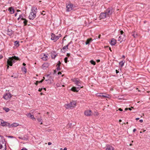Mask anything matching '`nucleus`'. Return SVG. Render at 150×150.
Listing matches in <instances>:
<instances>
[{
    "label": "nucleus",
    "mask_w": 150,
    "mask_h": 150,
    "mask_svg": "<svg viewBox=\"0 0 150 150\" xmlns=\"http://www.w3.org/2000/svg\"><path fill=\"white\" fill-rule=\"evenodd\" d=\"M116 72L117 74L119 72V71L117 70H116Z\"/></svg>",
    "instance_id": "54"
},
{
    "label": "nucleus",
    "mask_w": 150,
    "mask_h": 150,
    "mask_svg": "<svg viewBox=\"0 0 150 150\" xmlns=\"http://www.w3.org/2000/svg\"><path fill=\"white\" fill-rule=\"evenodd\" d=\"M43 55V57H41L42 59L44 60H46L47 59V56L45 54H43L42 55Z\"/></svg>",
    "instance_id": "20"
},
{
    "label": "nucleus",
    "mask_w": 150,
    "mask_h": 150,
    "mask_svg": "<svg viewBox=\"0 0 150 150\" xmlns=\"http://www.w3.org/2000/svg\"><path fill=\"white\" fill-rule=\"evenodd\" d=\"M8 138H13V136H7Z\"/></svg>",
    "instance_id": "47"
},
{
    "label": "nucleus",
    "mask_w": 150,
    "mask_h": 150,
    "mask_svg": "<svg viewBox=\"0 0 150 150\" xmlns=\"http://www.w3.org/2000/svg\"><path fill=\"white\" fill-rule=\"evenodd\" d=\"M3 57V56L1 55H0V59H1V58H2Z\"/></svg>",
    "instance_id": "53"
},
{
    "label": "nucleus",
    "mask_w": 150,
    "mask_h": 150,
    "mask_svg": "<svg viewBox=\"0 0 150 150\" xmlns=\"http://www.w3.org/2000/svg\"><path fill=\"white\" fill-rule=\"evenodd\" d=\"M42 88H39V89L38 90V91L40 92L42 91Z\"/></svg>",
    "instance_id": "44"
},
{
    "label": "nucleus",
    "mask_w": 150,
    "mask_h": 150,
    "mask_svg": "<svg viewBox=\"0 0 150 150\" xmlns=\"http://www.w3.org/2000/svg\"><path fill=\"white\" fill-rule=\"evenodd\" d=\"M22 19L24 20L23 23L24 24V25H25L27 24V23L28 22L25 19L22 18Z\"/></svg>",
    "instance_id": "26"
},
{
    "label": "nucleus",
    "mask_w": 150,
    "mask_h": 150,
    "mask_svg": "<svg viewBox=\"0 0 150 150\" xmlns=\"http://www.w3.org/2000/svg\"><path fill=\"white\" fill-rule=\"evenodd\" d=\"M47 64H44L42 65V67L43 69H45V67H47Z\"/></svg>",
    "instance_id": "32"
},
{
    "label": "nucleus",
    "mask_w": 150,
    "mask_h": 150,
    "mask_svg": "<svg viewBox=\"0 0 150 150\" xmlns=\"http://www.w3.org/2000/svg\"><path fill=\"white\" fill-rule=\"evenodd\" d=\"M8 122L4 121L2 119H0V125L3 126H8Z\"/></svg>",
    "instance_id": "9"
},
{
    "label": "nucleus",
    "mask_w": 150,
    "mask_h": 150,
    "mask_svg": "<svg viewBox=\"0 0 150 150\" xmlns=\"http://www.w3.org/2000/svg\"><path fill=\"white\" fill-rule=\"evenodd\" d=\"M90 63L91 64H93V65H95L96 64V62L93 60H91L90 61Z\"/></svg>",
    "instance_id": "33"
},
{
    "label": "nucleus",
    "mask_w": 150,
    "mask_h": 150,
    "mask_svg": "<svg viewBox=\"0 0 150 150\" xmlns=\"http://www.w3.org/2000/svg\"><path fill=\"white\" fill-rule=\"evenodd\" d=\"M51 144H52V143L51 142H49L48 143V144L49 145H51Z\"/></svg>",
    "instance_id": "48"
},
{
    "label": "nucleus",
    "mask_w": 150,
    "mask_h": 150,
    "mask_svg": "<svg viewBox=\"0 0 150 150\" xmlns=\"http://www.w3.org/2000/svg\"><path fill=\"white\" fill-rule=\"evenodd\" d=\"M22 71H24L25 73H26V69L25 67H23L22 68Z\"/></svg>",
    "instance_id": "28"
},
{
    "label": "nucleus",
    "mask_w": 150,
    "mask_h": 150,
    "mask_svg": "<svg viewBox=\"0 0 150 150\" xmlns=\"http://www.w3.org/2000/svg\"><path fill=\"white\" fill-rule=\"evenodd\" d=\"M92 41V39L91 38L88 39L86 42V44L88 45Z\"/></svg>",
    "instance_id": "22"
},
{
    "label": "nucleus",
    "mask_w": 150,
    "mask_h": 150,
    "mask_svg": "<svg viewBox=\"0 0 150 150\" xmlns=\"http://www.w3.org/2000/svg\"><path fill=\"white\" fill-rule=\"evenodd\" d=\"M19 125V124L17 123H13L11 124H10L8 122V126L9 128L16 127Z\"/></svg>",
    "instance_id": "11"
},
{
    "label": "nucleus",
    "mask_w": 150,
    "mask_h": 150,
    "mask_svg": "<svg viewBox=\"0 0 150 150\" xmlns=\"http://www.w3.org/2000/svg\"><path fill=\"white\" fill-rule=\"evenodd\" d=\"M85 115L87 116H89L93 115V112L91 110H85L84 112Z\"/></svg>",
    "instance_id": "7"
},
{
    "label": "nucleus",
    "mask_w": 150,
    "mask_h": 150,
    "mask_svg": "<svg viewBox=\"0 0 150 150\" xmlns=\"http://www.w3.org/2000/svg\"><path fill=\"white\" fill-rule=\"evenodd\" d=\"M71 90L72 91L74 92H77L79 89H77V87H73L71 88Z\"/></svg>",
    "instance_id": "21"
},
{
    "label": "nucleus",
    "mask_w": 150,
    "mask_h": 150,
    "mask_svg": "<svg viewBox=\"0 0 150 150\" xmlns=\"http://www.w3.org/2000/svg\"><path fill=\"white\" fill-rule=\"evenodd\" d=\"M114 148L110 145H108L106 146V150H114Z\"/></svg>",
    "instance_id": "17"
},
{
    "label": "nucleus",
    "mask_w": 150,
    "mask_h": 150,
    "mask_svg": "<svg viewBox=\"0 0 150 150\" xmlns=\"http://www.w3.org/2000/svg\"><path fill=\"white\" fill-rule=\"evenodd\" d=\"M67 59H68V58L67 57H66L65 58H64V62H65L66 63H67Z\"/></svg>",
    "instance_id": "36"
},
{
    "label": "nucleus",
    "mask_w": 150,
    "mask_h": 150,
    "mask_svg": "<svg viewBox=\"0 0 150 150\" xmlns=\"http://www.w3.org/2000/svg\"><path fill=\"white\" fill-rule=\"evenodd\" d=\"M35 110H32L31 111V112L32 114H34V112H35Z\"/></svg>",
    "instance_id": "41"
},
{
    "label": "nucleus",
    "mask_w": 150,
    "mask_h": 150,
    "mask_svg": "<svg viewBox=\"0 0 150 150\" xmlns=\"http://www.w3.org/2000/svg\"><path fill=\"white\" fill-rule=\"evenodd\" d=\"M64 150H67V148L66 147H65L64 148V149H63Z\"/></svg>",
    "instance_id": "57"
},
{
    "label": "nucleus",
    "mask_w": 150,
    "mask_h": 150,
    "mask_svg": "<svg viewBox=\"0 0 150 150\" xmlns=\"http://www.w3.org/2000/svg\"><path fill=\"white\" fill-rule=\"evenodd\" d=\"M21 150H28V149L25 148H23Z\"/></svg>",
    "instance_id": "42"
},
{
    "label": "nucleus",
    "mask_w": 150,
    "mask_h": 150,
    "mask_svg": "<svg viewBox=\"0 0 150 150\" xmlns=\"http://www.w3.org/2000/svg\"><path fill=\"white\" fill-rule=\"evenodd\" d=\"M17 14V13H16L15 14V16H16Z\"/></svg>",
    "instance_id": "64"
},
{
    "label": "nucleus",
    "mask_w": 150,
    "mask_h": 150,
    "mask_svg": "<svg viewBox=\"0 0 150 150\" xmlns=\"http://www.w3.org/2000/svg\"><path fill=\"white\" fill-rule=\"evenodd\" d=\"M132 33V35L134 38H136L137 37V33L135 31L133 32Z\"/></svg>",
    "instance_id": "23"
},
{
    "label": "nucleus",
    "mask_w": 150,
    "mask_h": 150,
    "mask_svg": "<svg viewBox=\"0 0 150 150\" xmlns=\"http://www.w3.org/2000/svg\"><path fill=\"white\" fill-rule=\"evenodd\" d=\"M126 37L125 35H122L120 36L118 38V41H120V42L125 41L126 39Z\"/></svg>",
    "instance_id": "10"
},
{
    "label": "nucleus",
    "mask_w": 150,
    "mask_h": 150,
    "mask_svg": "<svg viewBox=\"0 0 150 150\" xmlns=\"http://www.w3.org/2000/svg\"><path fill=\"white\" fill-rule=\"evenodd\" d=\"M73 4H69L67 6V11H69L72 10Z\"/></svg>",
    "instance_id": "13"
},
{
    "label": "nucleus",
    "mask_w": 150,
    "mask_h": 150,
    "mask_svg": "<svg viewBox=\"0 0 150 150\" xmlns=\"http://www.w3.org/2000/svg\"><path fill=\"white\" fill-rule=\"evenodd\" d=\"M116 40L115 39L113 38L111 40L110 44L112 45H115L116 43Z\"/></svg>",
    "instance_id": "18"
},
{
    "label": "nucleus",
    "mask_w": 150,
    "mask_h": 150,
    "mask_svg": "<svg viewBox=\"0 0 150 150\" xmlns=\"http://www.w3.org/2000/svg\"><path fill=\"white\" fill-rule=\"evenodd\" d=\"M16 60H19V59L18 57L15 56L10 57L9 58L7 61V69H8L9 66L10 65L11 66H12V64L15 62V61Z\"/></svg>",
    "instance_id": "1"
},
{
    "label": "nucleus",
    "mask_w": 150,
    "mask_h": 150,
    "mask_svg": "<svg viewBox=\"0 0 150 150\" xmlns=\"http://www.w3.org/2000/svg\"><path fill=\"white\" fill-rule=\"evenodd\" d=\"M70 43H69L67 45H66L65 46H64L63 48L62 49L64 50H67L68 49V46Z\"/></svg>",
    "instance_id": "24"
},
{
    "label": "nucleus",
    "mask_w": 150,
    "mask_h": 150,
    "mask_svg": "<svg viewBox=\"0 0 150 150\" xmlns=\"http://www.w3.org/2000/svg\"><path fill=\"white\" fill-rule=\"evenodd\" d=\"M136 131V129H133V132H135Z\"/></svg>",
    "instance_id": "51"
},
{
    "label": "nucleus",
    "mask_w": 150,
    "mask_h": 150,
    "mask_svg": "<svg viewBox=\"0 0 150 150\" xmlns=\"http://www.w3.org/2000/svg\"><path fill=\"white\" fill-rule=\"evenodd\" d=\"M108 17L107 16V15L105 13H101L100 16V19H103L105 18Z\"/></svg>",
    "instance_id": "15"
},
{
    "label": "nucleus",
    "mask_w": 150,
    "mask_h": 150,
    "mask_svg": "<svg viewBox=\"0 0 150 150\" xmlns=\"http://www.w3.org/2000/svg\"><path fill=\"white\" fill-rule=\"evenodd\" d=\"M125 63V61H124V60L122 61L119 62V64H120V65L121 67H122L123 66Z\"/></svg>",
    "instance_id": "25"
},
{
    "label": "nucleus",
    "mask_w": 150,
    "mask_h": 150,
    "mask_svg": "<svg viewBox=\"0 0 150 150\" xmlns=\"http://www.w3.org/2000/svg\"><path fill=\"white\" fill-rule=\"evenodd\" d=\"M120 33L121 34V35H123L122 34L123 33V32L122 30H121L120 31Z\"/></svg>",
    "instance_id": "45"
},
{
    "label": "nucleus",
    "mask_w": 150,
    "mask_h": 150,
    "mask_svg": "<svg viewBox=\"0 0 150 150\" xmlns=\"http://www.w3.org/2000/svg\"><path fill=\"white\" fill-rule=\"evenodd\" d=\"M61 36V35L59 34L58 36H56L55 34L52 33L51 34V40L54 42L56 41Z\"/></svg>",
    "instance_id": "6"
},
{
    "label": "nucleus",
    "mask_w": 150,
    "mask_h": 150,
    "mask_svg": "<svg viewBox=\"0 0 150 150\" xmlns=\"http://www.w3.org/2000/svg\"><path fill=\"white\" fill-rule=\"evenodd\" d=\"M118 110L120 111H122V109L121 108H119L118 109Z\"/></svg>",
    "instance_id": "49"
},
{
    "label": "nucleus",
    "mask_w": 150,
    "mask_h": 150,
    "mask_svg": "<svg viewBox=\"0 0 150 150\" xmlns=\"http://www.w3.org/2000/svg\"><path fill=\"white\" fill-rule=\"evenodd\" d=\"M57 69L58 71H59L60 70V66H58V67L57 68Z\"/></svg>",
    "instance_id": "38"
},
{
    "label": "nucleus",
    "mask_w": 150,
    "mask_h": 150,
    "mask_svg": "<svg viewBox=\"0 0 150 150\" xmlns=\"http://www.w3.org/2000/svg\"><path fill=\"white\" fill-rule=\"evenodd\" d=\"M97 96H98L99 97H102L104 98H108L109 97V95H103L102 93H97Z\"/></svg>",
    "instance_id": "16"
},
{
    "label": "nucleus",
    "mask_w": 150,
    "mask_h": 150,
    "mask_svg": "<svg viewBox=\"0 0 150 150\" xmlns=\"http://www.w3.org/2000/svg\"><path fill=\"white\" fill-rule=\"evenodd\" d=\"M128 109L129 110H131V108H128Z\"/></svg>",
    "instance_id": "60"
},
{
    "label": "nucleus",
    "mask_w": 150,
    "mask_h": 150,
    "mask_svg": "<svg viewBox=\"0 0 150 150\" xmlns=\"http://www.w3.org/2000/svg\"><path fill=\"white\" fill-rule=\"evenodd\" d=\"M56 55L57 54H55L52 53H51V56L52 58H54L56 56Z\"/></svg>",
    "instance_id": "30"
},
{
    "label": "nucleus",
    "mask_w": 150,
    "mask_h": 150,
    "mask_svg": "<svg viewBox=\"0 0 150 150\" xmlns=\"http://www.w3.org/2000/svg\"><path fill=\"white\" fill-rule=\"evenodd\" d=\"M99 114V113L97 112H95L94 113V115L95 116H97Z\"/></svg>",
    "instance_id": "35"
},
{
    "label": "nucleus",
    "mask_w": 150,
    "mask_h": 150,
    "mask_svg": "<svg viewBox=\"0 0 150 150\" xmlns=\"http://www.w3.org/2000/svg\"><path fill=\"white\" fill-rule=\"evenodd\" d=\"M74 81L76 85L78 86L77 87V89H80V88L83 87V86H81L82 84L81 83V81L78 79H77L74 80Z\"/></svg>",
    "instance_id": "5"
},
{
    "label": "nucleus",
    "mask_w": 150,
    "mask_h": 150,
    "mask_svg": "<svg viewBox=\"0 0 150 150\" xmlns=\"http://www.w3.org/2000/svg\"><path fill=\"white\" fill-rule=\"evenodd\" d=\"M37 119L39 122H41L42 120V119L41 117L40 118H37Z\"/></svg>",
    "instance_id": "34"
},
{
    "label": "nucleus",
    "mask_w": 150,
    "mask_h": 150,
    "mask_svg": "<svg viewBox=\"0 0 150 150\" xmlns=\"http://www.w3.org/2000/svg\"><path fill=\"white\" fill-rule=\"evenodd\" d=\"M43 81V80H42L41 81H37L35 83V84L36 85H37L39 83H41Z\"/></svg>",
    "instance_id": "31"
},
{
    "label": "nucleus",
    "mask_w": 150,
    "mask_h": 150,
    "mask_svg": "<svg viewBox=\"0 0 150 150\" xmlns=\"http://www.w3.org/2000/svg\"><path fill=\"white\" fill-rule=\"evenodd\" d=\"M3 109L4 110H5V111L6 112H8L9 111V110H10V109L8 108H3Z\"/></svg>",
    "instance_id": "29"
},
{
    "label": "nucleus",
    "mask_w": 150,
    "mask_h": 150,
    "mask_svg": "<svg viewBox=\"0 0 150 150\" xmlns=\"http://www.w3.org/2000/svg\"><path fill=\"white\" fill-rule=\"evenodd\" d=\"M105 13L107 15V16L109 17L112 13V9L110 8H108L105 12Z\"/></svg>",
    "instance_id": "12"
},
{
    "label": "nucleus",
    "mask_w": 150,
    "mask_h": 150,
    "mask_svg": "<svg viewBox=\"0 0 150 150\" xmlns=\"http://www.w3.org/2000/svg\"><path fill=\"white\" fill-rule=\"evenodd\" d=\"M70 54L69 53H67V56L68 57H69L70 56Z\"/></svg>",
    "instance_id": "52"
},
{
    "label": "nucleus",
    "mask_w": 150,
    "mask_h": 150,
    "mask_svg": "<svg viewBox=\"0 0 150 150\" xmlns=\"http://www.w3.org/2000/svg\"><path fill=\"white\" fill-rule=\"evenodd\" d=\"M40 94L41 95H43V93H40Z\"/></svg>",
    "instance_id": "62"
},
{
    "label": "nucleus",
    "mask_w": 150,
    "mask_h": 150,
    "mask_svg": "<svg viewBox=\"0 0 150 150\" xmlns=\"http://www.w3.org/2000/svg\"><path fill=\"white\" fill-rule=\"evenodd\" d=\"M45 12V11H42V13L41 14L42 15H44L45 14L43 13V12Z\"/></svg>",
    "instance_id": "55"
},
{
    "label": "nucleus",
    "mask_w": 150,
    "mask_h": 150,
    "mask_svg": "<svg viewBox=\"0 0 150 150\" xmlns=\"http://www.w3.org/2000/svg\"><path fill=\"white\" fill-rule=\"evenodd\" d=\"M122 57L123 58H125V56H124V55H122Z\"/></svg>",
    "instance_id": "63"
},
{
    "label": "nucleus",
    "mask_w": 150,
    "mask_h": 150,
    "mask_svg": "<svg viewBox=\"0 0 150 150\" xmlns=\"http://www.w3.org/2000/svg\"><path fill=\"white\" fill-rule=\"evenodd\" d=\"M139 122H143V120H139Z\"/></svg>",
    "instance_id": "50"
},
{
    "label": "nucleus",
    "mask_w": 150,
    "mask_h": 150,
    "mask_svg": "<svg viewBox=\"0 0 150 150\" xmlns=\"http://www.w3.org/2000/svg\"><path fill=\"white\" fill-rule=\"evenodd\" d=\"M8 11L11 14H13L14 13V11L13 8L12 7H11L9 8Z\"/></svg>",
    "instance_id": "19"
},
{
    "label": "nucleus",
    "mask_w": 150,
    "mask_h": 150,
    "mask_svg": "<svg viewBox=\"0 0 150 150\" xmlns=\"http://www.w3.org/2000/svg\"><path fill=\"white\" fill-rule=\"evenodd\" d=\"M37 10V8L35 7L32 8L31 11L30 12L29 16V18L30 20H33L35 17Z\"/></svg>",
    "instance_id": "3"
},
{
    "label": "nucleus",
    "mask_w": 150,
    "mask_h": 150,
    "mask_svg": "<svg viewBox=\"0 0 150 150\" xmlns=\"http://www.w3.org/2000/svg\"><path fill=\"white\" fill-rule=\"evenodd\" d=\"M71 123H69L67 125V126H69V127H70L71 126Z\"/></svg>",
    "instance_id": "40"
},
{
    "label": "nucleus",
    "mask_w": 150,
    "mask_h": 150,
    "mask_svg": "<svg viewBox=\"0 0 150 150\" xmlns=\"http://www.w3.org/2000/svg\"><path fill=\"white\" fill-rule=\"evenodd\" d=\"M139 119V118H137L136 119V120H138Z\"/></svg>",
    "instance_id": "61"
},
{
    "label": "nucleus",
    "mask_w": 150,
    "mask_h": 150,
    "mask_svg": "<svg viewBox=\"0 0 150 150\" xmlns=\"http://www.w3.org/2000/svg\"><path fill=\"white\" fill-rule=\"evenodd\" d=\"M62 73L61 72H59V71L58 72V74H61Z\"/></svg>",
    "instance_id": "56"
},
{
    "label": "nucleus",
    "mask_w": 150,
    "mask_h": 150,
    "mask_svg": "<svg viewBox=\"0 0 150 150\" xmlns=\"http://www.w3.org/2000/svg\"><path fill=\"white\" fill-rule=\"evenodd\" d=\"M128 110V108H125V110Z\"/></svg>",
    "instance_id": "58"
},
{
    "label": "nucleus",
    "mask_w": 150,
    "mask_h": 150,
    "mask_svg": "<svg viewBox=\"0 0 150 150\" xmlns=\"http://www.w3.org/2000/svg\"><path fill=\"white\" fill-rule=\"evenodd\" d=\"M61 64V62H60V61H59L58 62V64H57V65L58 66H60V64Z\"/></svg>",
    "instance_id": "39"
},
{
    "label": "nucleus",
    "mask_w": 150,
    "mask_h": 150,
    "mask_svg": "<svg viewBox=\"0 0 150 150\" xmlns=\"http://www.w3.org/2000/svg\"><path fill=\"white\" fill-rule=\"evenodd\" d=\"M7 34L8 35H11L12 34V32L11 31H9L8 32Z\"/></svg>",
    "instance_id": "37"
},
{
    "label": "nucleus",
    "mask_w": 150,
    "mask_h": 150,
    "mask_svg": "<svg viewBox=\"0 0 150 150\" xmlns=\"http://www.w3.org/2000/svg\"><path fill=\"white\" fill-rule=\"evenodd\" d=\"M26 115L28 117L30 118L33 120H35V118L34 117V115H32L31 113H30L27 114H26Z\"/></svg>",
    "instance_id": "14"
},
{
    "label": "nucleus",
    "mask_w": 150,
    "mask_h": 150,
    "mask_svg": "<svg viewBox=\"0 0 150 150\" xmlns=\"http://www.w3.org/2000/svg\"><path fill=\"white\" fill-rule=\"evenodd\" d=\"M18 138L20 139H23V140H25V139H24V138H21L20 137H18Z\"/></svg>",
    "instance_id": "43"
},
{
    "label": "nucleus",
    "mask_w": 150,
    "mask_h": 150,
    "mask_svg": "<svg viewBox=\"0 0 150 150\" xmlns=\"http://www.w3.org/2000/svg\"><path fill=\"white\" fill-rule=\"evenodd\" d=\"M6 143L4 137L0 135V150H6Z\"/></svg>",
    "instance_id": "2"
},
{
    "label": "nucleus",
    "mask_w": 150,
    "mask_h": 150,
    "mask_svg": "<svg viewBox=\"0 0 150 150\" xmlns=\"http://www.w3.org/2000/svg\"><path fill=\"white\" fill-rule=\"evenodd\" d=\"M12 97V95L9 93H6L3 96L4 98L6 100H8Z\"/></svg>",
    "instance_id": "8"
},
{
    "label": "nucleus",
    "mask_w": 150,
    "mask_h": 150,
    "mask_svg": "<svg viewBox=\"0 0 150 150\" xmlns=\"http://www.w3.org/2000/svg\"><path fill=\"white\" fill-rule=\"evenodd\" d=\"M56 86H57V87H59L60 86V85H59V83H57V84H56Z\"/></svg>",
    "instance_id": "46"
},
{
    "label": "nucleus",
    "mask_w": 150,
    "mask_h": 150,
    "mask_svg": "<svg viewBox=\"0 0 150 150\" xmlns=\"http://www.w3.org/2000/svg\"><path fill=\"white\" fill-rule=\"evenodd\" d=\"M19 42L17 41H16L15 42V45L16 46H18L19 45Z\"/></svg>",
    "instance_id": "27"
},
{
    "label": "nucleus",
    "mask_w": 150,
    "mask_h": 150,
    "mask_svg": "<svg viewBox=\"0 0 150 150\" xmlns=\"http://www.w3.org/2000/svg\"><path fill=\"white\" fill-rule=\"evenodd\" d=\"M76 105V102L74 101H71L70 103L65 104V107L67 109H71V108H74Z\"/></svg>",
    "instance_id": "4"
},
{
    "label": "nucleus",
    "mask_w": 150,
    "mask_h": 150,
    "mask_svg": "<svg viewBox=\"0 0 150 150\" xmlns=\"http://www.w3.org/2000/svg\"><path fill=\"white\" fill-rule=\"evenodd\" d=\"M23 65L25 66L26 65V64L24 63H23Z\"/></svg>",
    "instance_id": "59"
}]
</instances>
